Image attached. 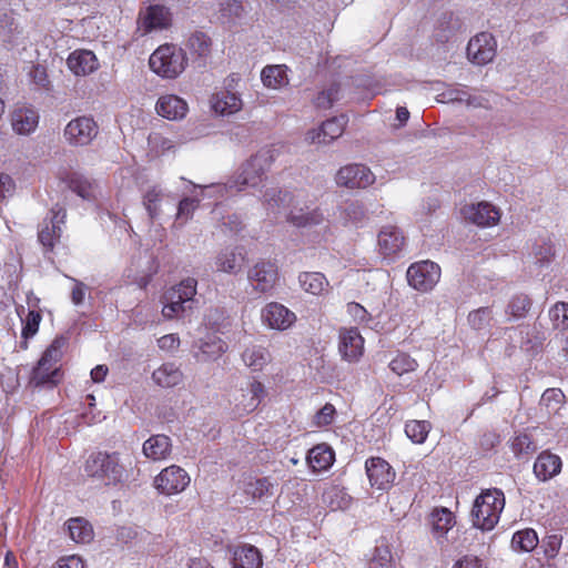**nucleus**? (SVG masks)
<instances>
[{
	"mask_svg": "<svg viewBox=\"0 0 568 568\" xmlns=\"http://www.w3.org/2000/svg\"><path fill=\"white\" fill-rule=\"evenodd\" d=\"M365 470L371 486L378 490L390 489L396 478L393 467L382 457H369L365 462Z\"/></svg>",
	"mask_w": 568,
	"mask_h": 568,
	"instance_id": "obj_15",
	"label": "nucleus"
},
{
	"mask_svg": "<svg viewBox=\"0 0 568 568\" xmlns=\"http://www.w3.org/2000/svg\"><path fill=\"white\" fill-rule=\"evenodd\" d=\"M504 507L505 495L500 489L493 488L481 491L476 497L471 509L474 526L483 531L494 529Z\"/></svg>",
	"mask_w": 568,
	"mask_h": 568,
	"instance_id": "obj_3",
	"label": "nucleus"
},
{
	"mask_svg": "<svg viewBox=\"0 0 568 568\" xmlns=\"http://www.w3.org/2000/svg\"><path fill=\"white\" fill-rule=\"evenodd\" d=\"M248 493L253 498H263L273 495V484L268 477L256 478L248 484Z\"/></svg>",
	"mask_w": 568,
	"mask_h": 568,
	"instance_id": "obj_54",
	"label": "nucleus"
},
{
	"mask_svg": "<svg viewBox=\"0 0 568 568\" xmlns=\"http://www.w3.org/2000/svg\"><path fill=\"white\" fill-rule=\"evenodd\" d=\"M172 24V13L170 9L163 4H150L144 11H140L138 26L142 34L153 31L164 30Z\"/></svg>",
	"mask_w": 568,
	"mask_h": 568,
	"instance_id": "obj_13",
	"label": "nucleus"
},
{
	"mask_svg": "<svg viewBox=\"0 0 568 568\" xmlns=\"http://www.w3.org/2000/svg\"><path fill=\"white\" fill-rule=\"evenodd\" d=\"M69 347V338L58 335L44 349L29 376V386L33 388H54L63 379L61 361Z\"/></svg>",
	"mask_w": 568,
	"mask_h": 568,
	"instance_id": "obj_2",
	"label": "nucleus"
},
{
	"mask_svg": "<svg viewBox=\"0 0 568 568\" xmlns=\"http://www.w3.org/2000/svg\"><path fill=\"white\" fill-rule=\"evenodd\" d=\"M54 568H85L84 561L77 555L60 558Z\"/></svg>",
	"mask_w": 568,
	"mask_h": 568,
	"instance_id": "obj_59",
	"label": "nucleus"
},
{
	"mask_svg": "<svg viewBox=\"0 0 568 568\" xmlns=\"http://www.w3.org/2000/svg\"><path fill=\"white\" fill-rule=\"evenodd\" d=\"M67 527L71 539L77 544H88L93 539V528L82 517L70 518L67 521Z\"/></svg>",
	"mask_w": 568,
	"mask_h": 568,
	"instance_id": "obj_39",
	"label": "nucleus"
},
{
	"mask_svg": "<svg viewBox=\"0 0 568 568\" xmlns=\"http://www.w3.org/2000/svg\"><path fill=\"white\" fill-rule=\"evenodd\" d=\"M189 474L178 465H171L161 470L154 478V487L163 495L170 496L182 493L189 485Z\"/></svg>",
	"mask_w": 568,
	"mask_h": 568,
	"instance_id": "obj_11",
	"label": "nucleus"
},
{
	"mask_svg": "<svg viewBox=\"0 0 568 568\" xmlns=\"http://www.w3.org/2000/svg\"><path fill=\"white\" fill-rule=\"evenodd\" d=\"M260 550L252 545H242L233 551V568H262Z\"/></svg>",
	"mask_w": 568,
	"mask_h": 568,
	"instance_id": "obj_30",
	"label": "nucleus"
},
{
	"mask_svg": "<svg viewBox=\"0 0 568 568\" xmlns=\"http://www.w3.org/2000/svg\"><path fill=\"white\" fill-rule=\"evenodd\" d=\"M429 525L433 537L443 542L447 532L456 525V516L446 507H435L429 514Z\"/></svg>",
	"mask_w": 568,
	"mask_h": 568,
	"instance_id": "obj_22",
	"label": "nucleus"
},
{
	"mask_svg": "<svg viewBox=\"0 0 568 568\" xmlns=\"http://www.w3.org/2000/svg\"><path fill=\"white\" fill-rule=\"evenodd\" d=\"M245 261V255L235 250L221 251L215 257L216 271L236 274Z\"/></svg>",
	"mask_w": 568,
	"mask_h": 568,
	"instance_id": "obj_36",
	"label": "nucleus"
},
{
	"mask_svg": "<svg viewBox=\"0 0 568 568\" xmlns=\"http://www.w3.org/2000/svg\"><path fill=\"white\" fill-rule=\"evenodd\" d=\"M338 351L342 357L349 363L359 359L364 352V338L357 328L341 329Z\"/></svg>",
	"mask_w": 568,
	"mask_h": 568,
	"instance_id": "obj_19",
	"label": "nucleus"
},
{
	"mask_svg": "<svg viewBox=\"0 0 568 568\" xmlns=\"http://www.w3.org/2000/svg\"><path fill=\"white\" fill-rule=\"evenodd\" d=\"M347 312L357 321L364 322L368 320L367 311L358 303L352 302L347 304Z\"/></svg>",
	"mask_w": 568,
	"mask_h": 568,
	"instance_id": "obj_61",
	"label": "nucleus"
},
{
	"mask_svg": "<svg viewBox=\"0 0 568 568\" xmlns=\"http://www.w3.org/2000/svg\"><path fill=\"white\" fill-rule=\"evenodd\" d=\"M200 206V200L196 197H183L178 205L175 222L180 225L185 224L193 217L194 212Z\"/></svg>",
	"mask_w": 568,
	"mask_h": 568,
	"instance_id": "obj_50",
	"label": "nucleus"
},
{
	"mask_svg": "<svg viewBox=\"0 0 568 568\" xmlns=\"http://www.w3.org/2000/svg\"><path fill=\"white\" fill-rule=\"evenodd\" d=\"M460 212L465 220L481 227L494 226L500 220L499 210L488 202L465 205Z\"/></svg>",
	"mask_w": 568,
	"mask_h": 568,
	"instance_id": "obj_17",
	"label": "nucleus"
},
{
	"mask_svg": "<svg viewBox=\"0 0 568 568\" xmlns=\"http://www.w3.org/2000/svg\"><path fill=\"white\" fill-rule=\"evenodd\" d=\"M171 439L165 435H154L143 444L144 455L152 460L165 459L171 453Z\"/></svg>",
	"mask_w": 568,
	"mask_h": 568,
	"instance_id": "obj_34",
	"label": "nucleus"
},
{
	"mask_svg": "<svg viewBox=\"0 0 568 568\" xmlns=\"http://www.w3.org/2000/svg\"><path fill=\"white\" fill-rule=\"evenodd\" d=\"M561 547V537L557 535L548 536L545 542V555L547 558H555Z\"/></svg>",
	"mask_w": 568,
	"mask_h": 568,
	"instance_id": "obj_57",
	"label": "nucleus"
},
{
	"mask_svg": "<svg viewBox=\"0 0 568 568\" xmlns=\"http://www.w3.org/2000/svg\"><path fill=\"white\" fill-rule=\"evenodd\" d=\"M242 359L253 372H261L270 363L271 355L265 347L253 345L245 348Z\"/></svg>",
	"mask_w": 568,
	"mask_h": 568,
	"instance_id": "obj_40",
	"label": "nucleus"
},
{
	"mask_svg": "<svg viewBox=\"0 0 568 568\" xmlns=\"http://www.w3.org/2000/svg\"><path fill=\"white\" fill-rule=\"evenodd\" d=\"M212 44L211 37L199 30L192 32L185 42L186 49L194 59L209 58L212 52Z\"/></svg>",
	"mask_w": 568,
	"mask_h": 568,
	"instance_id": "obj_33",
	"label": "nucleus"
},
{
	"mask_svg": "<svg viewBox=\"0 0 568 568\" xmlns=\"http://www.w3.org/2000/svg\"><path fill=\"white\" fill-rule=\"evenodd\" d=\"M51 214L50 221L44 220L38 232V240L45 253L53 252L55 244L60 241L61 225L67 217L65 209L58 204L51 209Z\"/></svg>",
	"mask_w": 568,
	"mask_h": 568,
	"instance_id": "obj_12",
	"label": "nucleus"
},
{
	"mask_svg": "<svg viewBox=\"0 0 568 568\" xmlns=\"http://www.w3.org/2000/svg\"><path fill=\"white\" fill-rule=\"evenodd\" d=\"M265 396L264 385L254 379L246 389L241 390V395L235 398V410L239 416L254 412Z\"/></svg>",
	"mask_w": 568,
	"mask_h": 568,
	"instance_id": "obj_20",
	"label": "nucleus"
},
{
	"mask_svg": "<svg viewBox=\"0 0 568 568\" xmlns=\"http://www.w3.org/2000/svg\"><path fill=\"white\" fill-rule=\"evenodd\" d=\"M196 285L195 278L187 277L169 288L163 295L162 315L168 320L182 317L187 310L192 308Z\"/></svg>",
	"mask_w": 568,
	"mask_h": 568,
	"instance_id": "obj_6",
	"label": "nucleus"
},
{
	"mask_svg": "<svg viewBox=\"0 0 568 568\" xmlns=\"http://www.w3.org/2000/svg\"><path fill=\"white\" fill-rule=\"evenodd\" d=\"M389 369L397 376H403L413 373L417 369L418 363L409 354L398 352L396 356L388 364Z\"/></svg>",
	"mask_w": 568,
	"mask_h": 568,
	"instance_id": "obj_45",
	"label": "nucleus"
},
{
	"mask_svg": "<svg viewBox=\"0 0 568 568\" xmlns=\"http://www.w3.org/2000/svg\"><path fill=\"white\" fill-rule=\"evenodd\" d=\"M262 82L271 89H281L288 84L287 67L284 64L266 65L261 73Z\"/></svg>",
	"mask_w": 568,
	"mask_h": 568,
	"instance_id": "obj_38",
	"label": "nucleus"
},
{
	"mask_svg": "<svg viewBox=\"0 0 568 568\" xmlns=\"http://www.w3.org/2000/svg\"><path fill=\"white\" fill-rule=\"evenodd\" d=\"M561 458L550 450H542L534 463V474L541 481L554 478L561 471Z\"/></svg>",
	"mask_w": 568,
	"mask_h": 568,
	"instance_id": "obj_23",
	"label": "nucleus"
},
{
	"mask_svg": "<svg viewBox=\"0 0 568 568\" xmlns=\"http://www.w3.org/2000/svg\"><path fill=\"white\" fill-rule=\"evenodd\" d=\"M549 318L552 326L557 329H568V303L557 302L549 310Z\"/></svg>",
	"mask_w": 568,
	"mask_h": 568,
	"instance_id": "obj_51",
	"label": "nucleus"
},
{
	"mask_svg": "<svg viewBox=\"0 0 568 568\" xmlns=\"http://www.w3.org/2000/svg\"><path fill=\"white\" fill-rule=\"evenodd\" d=\"M212 108L220 114H232L242 106V100L236 93L230 91H220L212 95Z\"/></svg>",
	"mask_w": 568,
	"mask_h": 568,
	"instance_id": "obj_35",
	"label": "nucleus"
},
{
	"mask_svg": "<svg viewBox=\"0 0 568 568\" xmlns=\"http://www.w3.org/2000/svg\"><path fill=\"white\" fill-rule=\"evenodd\" d=\"M323 500L333 510H335L338 508L347 507L351 501V497L338 486H331L324 491Z\"/></svg>",
	"mask_w": 568,
	"mask_h": 568,
	"instance_id": "obj_49",
	"label": "nucleus"
},
{
	"mask_svg": "<svg viewBox=\"0 0 568 568\" xmlns=\"http://www.w3.org/2000/svg\"><path fill=\"white\" fill-rule=\"evenodd\" d=\"M263 323L270 328L285 331L296 321L295 314L277 302L266 304L261 313Z\"/></svg>",
	"mask_w": 568,
	"mask_h": 568,
	"instance_id": "obj_18",
	"label": "nucleus"
},
{
	"mask_svg": "<svg viewBox=\"0 0 568 568\" xmlns=\"http://www.w3.org/2000/svg\"><path fill=\"white\" fill-rule=\"evenodd\" d=\"M453 568H484L483 562L475 556H464Z\"/></svg>",
	"mask_w": 568,
	"mask_h": 568,
	"instance_id": "obj_62",
	"label": "nucleus"
},
{
	"mask_svg": "<svg viewBox=\"0 0 568 568\" xmlns=\"http://www.w3.org/2000/svg\"><path fill=\"white\" fill-rule=\"evenodd\" d=\"M405 239L403 233L395 226H386L378 234V247L382 255L385 257L398 253Z\"/></svg>",
	"mask_w": 568,
	"mask_h": 568,
	"instance_id": "obj_29",
	"label": "nucleus"
},
{
	"mask_svg": "<svg viewBox=\"0 0 568 568\" xmlns=\"http://www.w3.org/2000/svg\"><path fill=\"white\" fill-rule=\"evenodd\" d=\"M149 64L158 75L175 79L185 70L187 58L183 49L172 43H165L151 54Z\"/></svg>",
	"mask_w": 568,
	"mask_h": 568,
	"instance_id": "obj_5",
	"label": "nucleus"
},
{
	"mask_svg": "<svg viewBox=\"0 0 568 568\" xmlns=\"http://www.w3.org/2000/svg\"><path fill=\"white\" fill-rule=\"evenodd\" d=\"M374 181V173L364 164H347L342 166L336 174V183L347 189H365Z\"/></svg>",
	"mask_w": 568,
	"mask_h": 568,
	"instance_id": "obj_14",
	"label": "nucleus"
},
{
	"mask_svg": "<svg viewBox=\"0 0 568 568\" xmlns=\"http://www.w3.org/2000/svg\"><path fill=\"white\" fill-rule=\"evenodd\" d=\"M336 409L333 404L326 403L313 417L316 427H325L333 423Z\"/></svg>",
	"mask_w": 568,
	"mask_h": 568,
	"instance_id": "obj_56",
	"label": "nucleus"
},
{
	"mask_svg": "<svg viewBox=\"0 0 568 568\" xmlns=\"http://www.w3.org/2000/svg\"><path fill=\"white\" fill-rule=\"evenodd\" d=\"M99 125L91 115H80L71 120L64 128L63 135L73 146H87L98 135Z\"/></svg>",
	"mask_w": 568,
	"mask_h": 568,
	"instance_id": "obj_8",
	"label": "nucleus"
},
{
	"mask_svg": "<svg viewBox=\"0 0 568 568\" xmlns=\"http://www.w3.org/2000/svg\"><path fill=\"white\" fill-rule=\"evenodd\" d=\"M85 296V288L82 283H77L71 292V300L75 305H79L83 302Z\"/></svg>",
	"mask_w": 568,
	"mask_h": 568,
	"instance_id": "obj_64",
	"label": "nucleus"
},
{
	"mask_svg": "<svg viewBox=\"0 0 568 568\" xmlns=\"http://www.w3.org/2000/svg\"><path fill=\"white\" fill-rule=\"evenodd\" d=\"M275 152L274 149L265 148L252 155L243 164L241 172L234 180V186L239 191L258 186L275 160Z\"/></svg>",
	"mask_w": 568,
	"mask_h": 568,
	"instance_id": "obj_7",
	"label": "nucleus"
},
{
	"mask_svg": "<svg viewBox=\"0 0 568 568\" xmlns=\"http://www.w3.org/2000/svg\"><path fill=\"white\" fill-rule=\"evenodd\" d=\"M298 283L305 293L314 296L323 295L328 292L329 282L321 272H301Z\"/></svg>",
	"mask_w": 568,
	"mask_h": 568,
	"instance_id": "obj_31",
	"label": "nucleus"
},
{
	"mask_svg": "<svg viewBox=\"0 0 568 568\" xmlns=\"http://www.w3.org/2000/svg\"><path fill=\"white\" fill-rule=\"evenodd\" d=\"M84 473L105 486H115L123 480L124 467L118 453L95 452L85 460Z\"/></svg>",
	"mask_w": 568,
	"mask_h": 568,
	"instance_id": "obj_4",
	"label": "nucleus"
},
{
	"mask_svg": "<svg viewBox=\"0 0 568 568\" xmlns=\"http://www.w3.org/2000/svg\"><path fill=\"white\" fill-rule=\"evenodd\" d=\"M307 464L315 471H324L332 467L335 462V452L325 443L317 444L308 450Z\"/></svg>",
	"mask_w": 568,
	"mask_h": 568,
	"instance_id": "obj_28",
	"label": "nucleus"
},
{
	"mask_svg": "<svg viewBox=\"0 0 568 568\" xmlns=\"http://www.w3.org/2000/svg\"><path fill=\"white\" fill-rule=\"evenodd\" d=\"M16 184L12 178L6 173H0V201L11 195Z\"/></svg>",
	"mask_w": 568,
	"mask_h": 568,
	"instance_id": "obj_58",
	"label": "nucleus"
},
{
	"mask_svg": "<svg viewBox=\"0 0 568 568\" xmlns=\"http://www.w3.org/2000/svg\"><path fill=\"white\" fill-rule=\"evenodd\" d=\"M68 68L75 75H88L94 72L99 62L95 54L90 50H75L67 59Z\"/></svg>",
	"mask_w": 568,
	"mask_h": 568,
	"instance_id": "obj_26",
	"label": "nucleus"
},
{
	"mask_svg": "<svg viewBox=\"0 0 568 568\" xmlns=\"http://www.w3.org/2000/svg\"><path fill=\"white\" fill-rule=\"evenodd\" d=\"M440 267L432 261L413 263L407 270L408 284L419 291L429 292L440 280Z\"/></svg>",
	"mask_w": 568,
	"mask_h": 568,
	"instance_id": "obj_9",
	"label": "nucleus"
},
{
	"mask_svg": "<svg viewBox=\"0 0 568 568\" xmlns=\"http://www.w3.org/2000/svg\"><path fill=\"white\" fill-rule=\"evenodd\" d=\"M60 180L81 199L91 200L94 197V182L82 173L67 171L60 175Z\"/></svg>",
	"mask_w": 568,
	"mask_h": 568,
	"instance_id": "obj_27",
	"label": "nucleus"
},
{
	"mask_svg": "<svg viewBox=\"0 0 568 568\" xmlns=\"http://www.w3.org/2000/svg\"><path fill=\"white\" fill-rule=\"evenodd\" d=\"M496 48L494 36L489 32H480L469 40L467 57L473 63L484 65L493 61Z\"/></svg>",
	"mask_w": 568,
	"mask_h": 568,
	"instance_id": "obj_16",
	"label": "nucleus"
},
{
	"mask_svg": "<svg viewBox=\"0 0 568 568\" xmlns=\"http://www.w3.org/2000/svg\"><path fill=\"white\" fill-rule=\"evenodd\" d=\"M263 203L267 215L274 219L283 210L290 209L286 221L296 227L317 225L323 221V214L318 209H312L306 202L301 201L300 195H293L287 191L267 190Z\"/></svg>",
	"mask_w": 568,
	"mask_h": 568,
	"instance_id": "obj_1",
	"label": "nucleus"
},
{
	"mask_svg": "<svg viewBox=\"0 0 568 568\" xmlns=\"http://www.w3.org/2000/svg\"><path fill=\"white\" fill-rule=\"evenodd\" d=\"M510 449L515 456L520 457L523 455L534 454L537 450V445L531 435L520 433L510 439Z\"/></svg>",
	"mask_w": 568,
	"mask_h": 568,
	"instance_id": "obj_46",
	"label": "nucleus"
},
{
	"mask_svg": "<svg viewBox=\"0 0 568 568\" xmlns=\"http://www.w3.org/2000/svg\"><path fill=\"white\" fill-rule=\"evenodd\" d=\"M493 320V311L490 307H479L477 310L471 311L467 321L471 328L479 331L489 325Z\"/></svg>",
	"mask_w": 568,
	"mask_h": 568,
	"instance_id": "obj_53",
	"label": "nucleus"
},
{
	"mask_svg": "<svg viewBox=\"0 0 568 568\" xmlns=\"http://www.w3.org/2000/svg\"><path fill=\"white\" fill-rule=\"evenodd\" d=\"M532 305L531 298L525 294L514 295L508 302L506 314L509 320H520L526 317Z\"/></svg>",
	"mask_w": 568,
	"mask_h": 568,
	"instance_id": "obj_44",
	"label": "nucleus"
},
{
	"mask_svg": "<svg viewBox=\"0 0 568 568\" xmlns=\"http://www.w3.org/2000/svg\"><path fill=\"white\" fill-rule=\"evenodd\" d=\"M154 383L161 387H174L183 379V374L173 363H164L152 373Z\"/></svg>",
	"mask_w": 568,
	"mask_h": 568,
	"instance_id": "obj_37",
	"label": "nucleus"
},
{
	"mask_svg": "<svg viewBox=\"0 0 568 568\" xmlns=\"http://www.w3.org/2000/svg\"><path fill=\"white\" fill-rule=\"evenodd\" d=\"M244 12L241 0H220V13L222 18L233 20L240 18Z\"/></svg>",
	"mask_w": 568,
	"mask_h": 568,
	"instance_id": "obj_55",
	"label": "nucleus"
},
{
	"mask_svg": "<svg viewBox=\"0 0 568 568\" xmlns=\"http://www.w3.org/2000/svg\"><path fill=\"white\" fill-rule=\"evenodd\" d=\"M180 339L175 334H168L158 339L161 349L173 351L179 347Z\"/></svg>",
	"mask_w": 568,
	"mask_h": 568,
	"instance_id": "obj_60",
	"label": "nucleus"
},
{
	"mask_svg": "<svg viewBox=\"0 0 568 568\" xmlns=\"http://www.w3.org/2000/svg\"><path fill=\"white\" fill-rule=\"evenodd\" d=\"M164 197L163 191L153 185L143 194V205L151 221H154L161 213V202Z\"/></svg>",
	"mask_w": 568,
	"mask_h": 568,
	"instance_id": "obj_43",
	"label": "nucleus"
},
{
	"mask_svg": "<svg viewBox=\"0 0 568 568\" xmlns=\"http://www.w3.org/2000/svg\"><path fill=\"white\" fill-rule=\"evenodd\" d=\"M405 434L414 444H424L432 430L428 420L410 419L405 423Z\"/></svg>",
	"mask_w": 568,
	"mask_h": 568,
	"instance_id": "obj_42",
	"label": "nucleus"
},
{
	"mask_svg": "<svg viewBox=\"0 0 568 568\" xmlns=\"http://www.w3.org/2000/svg\"><path fill=\"white\" fill-rule=\"evenodd\" d=\"M565 404L566 396L560 388H547L540 398V406L546 409L549 416L559 414Z\"/></svg>",
	"mask_w": 568,
	"mask_h": 568,
	"instance_id": "obj_41",
	"label": "nucleus"
},
{
	"mask_svg": "<svg viewBox=\"0 0 568 568\" xmlns=\"http://www.w3.org/2000/svg\"><path fill=\"white\" fill-rule=\"evenodd\" d=\"M347 122L348 118L345 114L328 119L322 123L318 131L308 132L307 139L312 143H331L344 133Z\"/></svg>",
	"mask_w": 568,
	"mask_h": 568,
	"instance_id": "obj_21",
	"label": "nucleus"
},
{
	"mask_svg": "<svg viewBox=\"0 0 568 568\" xmlns=\"http://www.w3.org/2000/svg\"><path fill=\"white\" fill-rule=\"evenodd\" d=\"M247 280L255 292H272L278 281V266L271 260H260L250 267Z\"/></svg>",
	"mask_w": 568,
	"mask_h": 568,
	"instance_id": "obj_10",
	"label": "nucleus"
},
{
	"mask_svg": "<svg viewBox=\"0 0 568 568\" xmlns=\"http://www.w3.org/2000/svg\"><path fill=\"white\" fill-rule=\"evenodd\" d=\"M513 547L523 551H531L538 545V536L534 529L527 528L514 534L511 539Z\"/></svg>",
	"mask_w": 568,
	"mask_h": 568,
	"instance_id": "obj_47",
	"label": "nucleus"
},
{
	"mask_svg": "<svg viewBox=\"0 0 568 568\" xmlns=\"http://www.w3.org/2000/svg\"><path fill=\"white\" fill-rule=\"evenodd\" d=\"M341 87L337 82H333L325 90L318 92L313 103L316 109L327 110L333 106L334 102L339 99Z\"/></svg>",
	"mask_w": 568,
	"mask_h": 568,
	"instance_id": "obj_48",
	"label": "nucleus"
},
{
	"mask_svg": "<svg viewBox=\"0 0 568 568\" xmlns=\"http://www.w3.org/2000/svg\"><path fill=\"white\" fill-rule=\"evenodd\" d=\"M155 109L162 118L175 121L186 115L189 106L182 98L175 94H165L159 98Z\"/></svg>",
	"mask_w": 568,
	"mask_h": 568,
	"instance_id": "obj_25",
	"label": "nucleus"
},
{
	"mask_svg": "<svg viewBox=\"0 0 568 568\" xmlns=\"http://www.w3.org/2000/svg\"><path fill=\"white\" fill-rule=\"evenodd\" d=\"M226 349L227 345L221 337L210 335L205 339H201L195 357L202 362L214 361L224 354Z\"/></svg>",
	"mask_w": 568,
	"mask_h": 568,
	"instance_id": "obj_32",
	"label": "nucleus"
},
{
	"mask_svg": "<svg viewBox=\"0 0 568 568\" xmlns=\"http://www.w3.org/2000/svg\"><path fill=\"white\" fill-rule=\"evenodd\" d=\"M109 368L106 365H97L91 369L90 376L94 383H101L105 379Z\"/></svg>",
	"mask_w": 568,
	"mask_h": 568,
	"instance_id": "obj_63",
	"label": "nucleus"
},
{
	"mask_svg": "<svg viewBox=\"0 0 568 568\" xmlns=\"http://www.w3.org/2000/svg\"><path fill=\"white\" fill-rule=\"evenodd\" d=\"M41 320L42 315L40 310H29L26 318L22 320L23 326L21 334L24 339H29L38 333Z\"/></svg>",
	"mask_w": 568,
	"mask_h": 568,
	"instance_id": "obj_52",
	"label": "nucleus"
},
{
	"mask_svg": "<svg viewBox=\"0 0 568 568\" xmlns=\"http://www.w3.org/2000/svg\"><path fill=\"white\" fill-rule=\"evenodd\" d=\"M39 124V113L31 106H18L11 113V125L17 134L28 135Z\"/></svg>",
	"mask_w": 568,
	"mask_h": 568,
	"instance_id": "obj_24",
	"label": "nucleus"
}]
</instances>
